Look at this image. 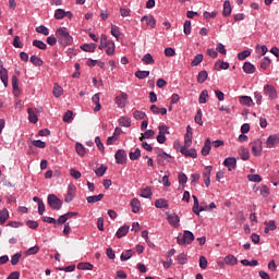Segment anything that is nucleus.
Wrapping results in <instances>:
<instances>
[{"label": "nucleus", "mask_w": 279, "mask_h": 279, "mask_svg": "<svg viewBox=\"0 0 279 279\" xmlns=\"http://www.w3.org/2000/svg\"><path fill=\"white\" fill-rule=\"evenodd\" d=\"M183 32L185 36H190L191 34V21L186 20L183 25Z\"/></svg>", "instance_id": "obj_60"}, {"label": "nucleus", "mask_w": 279, "mask_h": 279, "mask_svg": "<svg viewBox=\"0 0 279 279\" xmlns=\"http://www.w3.org/2000/svg\"><path fill=\"white\" fill-rule=\"evenodd\" d=\"M54 97L59 98L62 97V94L64 93V89L58 83L54 84L53 90H52Z\"/></svg>", "instance_id": "obj_38"}, {"label": "nucleus", "mask_w": 279, "mask_h": 279, "mask_svg": "<svg viewBox=\"0 0 279 279\" xmlns=\"http://www.w3.org/2000/svg\"><path fill=\"white\" fill-rule=\"evenodd\" d=\"M195 241V235L193 234V232L185 230L183 232L182 238L178 236L177 238V243L178 245H191V243H193Z\"/></svg>", "instance_id": "obj_2"}, {"label": "nucleus", "mask_w": 279, "mask_h": 279, "mask_svg": "<svg viewBox=\"0 0 279 279\" xmlns=\"http://www.w3.org/2000/svg\"><path fill=\"white\" fill-rule=\"evenodd\" d=\"M0 80L3 83L4 87L8 88V69L0 68Z\"/></svg>", "instance_id": "obj_20"}, {"label": "nucleus", "mask_w": 279, "mask_h": 279, "mask_svg": "<svg viewBox=\"0 0 279 279\" xmlns=\"http://www.w3.org/2000/svg\"><path fill=\"white\" fill-rule=\"evenodd\" d=\"M204 62V54L198 53L194 57L193 61L191 62V66H199Z\"/></svg>", "instance_id": "obj_30"}, {"label": "nucleus", "mask_w": 279, "mask_h": 279, "mask_svg": "<svg viewBox=\"0 0 279 279\" xmlns=\"http://www.w3.org/2000/svg\"><path fill=\"white\" fill-rule=\"evenodd\" d=\"M106 171H108V167L101 165L98 169L95 170V173L97 178H104L106 174Z\"/></svg>", "instance_id": "obj_41"}, {"label": "nucleus", "mask_w": 279, "mask_h": 279, "mask_svg": "<svg viewBox=\"0 0 279 279\" xmlns=\"http://www.w3.org/2000/svg\"><path fill=\"white\" fill-rule=\"evenodd\" d=\"M276 145H279V135L278 134H274L270 135L267 140H266V146L271 149L272 147H276Z\"/></svg>", "instance_id": "obj_11"}, {"label": "nucleus", "mask_w": 279, "mask_h": 279, "mask_svg": "<svg viewBox=\"0 0 279 279\" xmlns=\"http://www.w3.org/2000/svg\"><path fill=\"white\" fill-rule=\"evenodd\" d=\"M142 62H144L145 64H154L155 60H154V57L151 56V53H146L142 58Z\"/></svg>", "instance_id": "obj_46"}, {"label": "nucleus", "mask_w": 279, "mask_h": 279, "mask_svg": "<svg viewBox=\"0 0 279 279\" xmlns=\"http://www.w3.org/2000/svg\"><path fill=\"white\" fill-rule=\"evenodd\" d=\"M73 119V111L68 110L64 114H63V122L64 123H71V120Z\"/></svg>", "instance_id": "obj_58"}, {"label": "nucleus", "mask_w": 279, "mask_h": 279, "mask_svg": "<svg viewBox=\"0 0 279 279\" xmlns=\"http://www.w3.org/2000/svg\"><path fill=\"white\" fill-rule=\"evenodd\" d=\"M241 264L244 265V267H256L258 265V260L253 259V260H247V259H242Z\"/></svg>", "instance_id": "obj_49"}, {"label": "nucleus", "mask_w": 279, "mask_h": 279, "mask_svg": "<svg viewBox=\"0 0 279 279\" xmlns=\"http://www.w3.org/2000/svg\"><path fill=\"white\" fill-rule=\"evenodd\" d=\"M93 267V264L86 262L78 263L77 265V269H81L82 271H92Z\"/></svg>", "instance_id": "obj_26"}, {"label": "nucleus", "mask_w": 279, "mask_h": 279, "mask_svg": "<svg viewBox=\"0 0 279 279\" xmlns=\"http://www.w3.org/2000/svg\"><path fill=\"white\" fill-rule=\"evenodd\" d=\"M179 184H186V182H189V178L184 174V172H180L179 173Z\"/></svg>", "instance_id": "obj_63"}, {"label": "nucleus", "mask_w": 279, "mask_h": 279, "mask_svg": "<svg viewBox=\"0 0 279 279\" xmlns=\"http://www.w3.org/2000/svg\"><path fill=\"white\" fill-rule=\"evenodd\" d=\"M156 132L154 130H147L145 133H142L140 141H145V138H154Z\"/></svg>", "instance_id": "obj_36"}, {"label": "nucleus", "mask_w": 279, "mask_h": 279, "mask_svg": "<svg viewBox=\"0 0 279 279\" xmlns=\"http://www.w3.org/2000/svg\"><path fill=\"white\" fill-rule=\"evenodd\" d=\"M111 36H114V38L119 40L121 36V31L119 29V26L111 25Z\"/></svg>", "instance_id": "obj_48"}, {"label": "nucleus", "mask_w": 279, "mask_h": 279, "mask_svg": "<svg viewBox=\"0 0 279 279\" xmlns=\"http://www.w3.org/2000/svg\"><path fill=\"white\" fill-rule=\"evenodd\" d=\"M232 14V5L230 4V0H226L223 3L222 16H230Z\"/></svg>", "instance_id": "obj_22"}, {"label": "nucleus", "mask_w": 279, "mask_h": 279, "mask_svg": "<svg viewBox=\"0 0 279 279\" xmlns=\"http://www.w3.org/2000/svg\"><path fill=\"white\" fill-rule=\"evenodd\" d=\"M66 17V11H64L63 9H57L54 11V19L57 21H62V19Z\"/></svg>", "instance_id": "obj_34"}, {"label": "nucleus", "mask_w": 279, "mask_h": 279, "mask_svg": "<svg viewBox=\"0 0 279 279\" xmlns=\"http://www.w3.org/2000/svg\"><path fill=\"white\" fill-rule=\"evenodd\" d=\"M167 220L173 228H180V216H178V214L168 215Z\"/></svg>", "instance_id": "obj_12"}, {"label": "nucleus", "mask_w": 279, "mask_h": 279, "mask_svg": "<svg viewBox=\"0 0 279 279\" xmlns=\"http://www.w3.org/2000/svg\"><path fill=\"white\" fill-rule=\"evenodd\" d=\"M29 60L32 64H34V66H43V64L45 63L43 59L38 58V56L36 54H33Z\"/></svg>", "instance_id": "obj_37"}, {"label": "nucleus", "mask_w": 279, "mask_h": 279, "mask_svg": "<svg viewBox=\"0 0 279 279\" xmlns=\"http://www.w3.org/2000/svg\"><path fill=\"white\" fill-rule=\"evenodd\" d=\"M239 101L242 106H252L253 100L250 96H240Z\"/></svg>", "instance_id": "obj_32"}, {"label": "nucleus", "mask_w": 279, "mask_h": 279, "mask_svg": "<svg viewBox=\"0 0 279 279\" xmlns=\"http://www.w3.org/2000/svg\"><path fill=\"white\" fill-rule=\"evenodd\" d=\"M128 232H130V226L124 225L118 229L116 236L117 239H123V236H125Z\"/></svg>", "instance_id": "obj_14"}, {"label": "nucleus", "mask_w": 279, "mask_h": 279, "mask_svg": "<svg viewBox=\"0 0 279 279\" xmlns=\"http://www.w3.org/2000/svg\"><path fill=\"white\" fill-rule=\"evenodd\" d=\"M151 195H154L151 187L147 186L142 190L140 197H143L144 199H151Z\"/></svg>", "instance_id": "obj_23"}, {"label": "nucleus", "mask_w": 279, "mask_h": 279, "mask_svg": "<svg viewBox=\"0 0 279 279\" xmlns=\"http://www.w3.org/2000/svg\"><path fill=\"white\" fill-rule=\"evenodd\" d=\"M130 160H138L141 158V148H136L135 151L129 154Z\"/></svg>", "instance_id": "obj_45"}, {"label": "nucleus", "mask_w": 279, "mask_h": 279, "mask_svg": "<svg viewBox=\"0 0 279 279\" xmlns=\"http://www.w3.org/2000/svg\"><path fill=\"white\" fill-rule=\"evenodd\" d=\"M199 267L201 269H206L208 267V259H206V256L204 255L199 257Z\"/></svg>", "instance_id": "obj_62"}, {"label": "nucleus", "mask_w": 279, "mask_h": 279, "mask_svg": "<svg viewBox=\"0 0 279 279\" xmlns=\"http://www.w3.org/2000/svg\"><path fill=\"white\" fill-rule=\"evenodd\" d=\"M101 199H104V194H98V195H94V196H88L86 198L87 204H97V202H101Z\"/></svg>", "instance_id": "obj_25"}, {"label": "nucleus", "mask_w": 279, "mask_h": 279, "mask_svg": "<svg viewBox=\"0 0 279 279\" xmlns=\"http://www.w3.org/2000/svg\"><path fill=\"white\" fill-rule=\"evenodd\" d=\"M208 80V72L206 70H203L197 75V82L198 84H204Z\"/></svg>", "instance_id": "obj_33"}, {"label": "nucleus", "mask_w": 279, "mask_h": 279, "mask_svg": "<svg viewBox=\"0 0 279 279\" xmlns=\"http://www.w3.org/2000/svg\"><path fill=\"white\" fill-rule=\"evenodd\" d=\"M38 252H40V246L35 245V246L28 248V250L25 252V254H26V256H32V255H34V254H38Z\"/></svg>", "instance_id": "obj_51"}, {"label": "nucleus", "mask_w": 279, "mask_h": 279, "mask_svg": "<svg viewBox=\"0 0 279 279\" xmlns=\"http://www.w3.org/2000/svg\"><path fill=\"white\" fill-rule=\"evenodd\" d=\"M75 193H76V187L73 184H70L68 186V193L64 197V202L66 204H71V202H73L74 197H75Z\"/></svg>", "instance_id": "obj_7"}, {"label": "nucleus", "mask_w": 279, "mask_h": 279, "mask_svg": "<svg viewBox=\"0 0 279 279\" xmlns=\"http://www.w3.org/2000/svg\"><path fill=\"white\" fill-rule=\"evenodd\" d=\"M194 121L195 123H197V125H204V121H202V109H198L195 117H194Z\"/></svg>", "instance_id": "obj_55"}, {"label": "nucleus", "mask_w": 279, "mask_h": 279, "mask_svg": "<svg viewBox=\"0 0 279 279\" xmlns=\"http://www.w3.org/2000/svg\"><path fill=\"white\" fill-rule=\"evenodd\" d=\"M177 262L179 263V265H186V263H189V258L186 257V254L180 253L177 256Z\"/></svg>", "instance_id": "obj_43"}, {"label": "nucleus", "mask_w": 279, "mask_h": 279, "mask_svg": "<svg viewBox=\"0 0 279 279\" xmlns=\"http://www.w3.org/2000/svg\"><path fill=\"white\" fill-rule=\"evenodd\" d=\"M180 151L185 158H197V149L195 148L189 149V146H182Z\"/></svg>", "instance_id": "obj_6"}, {"label": "nucleus", "mask_w": 279, "mask_h": 279, "mask_svg": "<svg viewBox=\"0 0 279 279\" xmlns=\"http://www.w3.org/2000/svg\"><path fill=\"white\" fill-rule=\"evenodd\" d=\"M207 97H208V90L207 89H204L199 97H198V104H206L207 101Z\"/></svg>", "instance_id": "obj_52"}, {"label": "nucleus", "mask_w": 279, "mask_h": 279, "mask_svg": "<svg viewBox=\"0 0 279 279\" xmlns=\"http://www.w3.org/2000/svg\"><path fill=\"white\" fill-rule=\"evenodd\" d=\"M243 71H244V73L252 75L253 73H256V66H254V64L246 61L243 64Z\"/></svg>", "instance_id": "obj_15"}, {"label": "nucleus", "mask_w": 279, "mask_h": 279, "mask_svg": "<svg viewBox=\"0 0 279 279\" xmlns=\"http://www.w3.org/2000/svg\"><path fill=\"white\" fill-rule=\"evenodd\" d=\"M114 158H116L117 165H126L128 153H125V149H118L114 155Z\"/></svg>", "instance_id": "obj_4"}, {"label": "nucleus", "mask_w": 279, "mask_h": 279, "mask_svg": "<svg viewBox=\"0 0 279 279\" xmlns=\"http://www.w3.org/2000/svg\"><path fill=\"white\" fill-rule=\"evenodd\" d=\"M252 56V52L250 50H243L238 54V60H245L246 58H250Z\"/></svg>", "instance_id": "obj_57"}, {"label": "nucleus", "mask_w": 279, "mask_h": 279, "mask_svg": "<svg viewBox=\"0 0 279 279\" xmlns=\"http://www.w3.org/2000/svg\"><path fill=\"white\" fill-rule=\"evenodd\" d=\"M8 219H10V211H8V208L0 209V225L3 226Z\"/></svg>", "instance_id": "obj_18"}, {"label": "nucleus", "mask_w": 279, "mask_h": 279, "mask_svg": "<svg viewBox=\"0 0 279 279\" xmlns=\"http://www.w3.org/2000/svg\"><path fill=\"white\" fill-rule=\"evenodd\" d=\"M270 64H271V59H269L268 57H265L263 62L260 63V69L266 71V69H269Z\"/></svg>", "instance_id": "obj_56"}, {"label": "nucleus", "mask_w": 279, "mask_h": 279, "mask_svg": "<svg viewBox=\"0 0 279 279\" xmlns=\"http://www.w3.org/2000/svg\"><path fill=\"white\" fill-rule=\"evenodd\" d=\"M241 160H250V150L245 147L239 149Z\"/></svg>", "instance_id": "obj_31"}, {"label": "nucleus", "mask_w": 279, "mask_h": 279, "mask_svg": "<svg viewBox=\"0 0 279 279\" xmlns=\"http://www.w3.org/2000/svg\"><path fill=\"white\" fill-rule=\"evenodd\" d=\"M114 49H116L114 41L108 40L107 50H106L107 56H114Z\"/></svg>", "instance_id": "obj_39"}, {"label": "nucleus", "mask_w": 279, "mask_h": 279, "mask_svg": "<svg viewBox=\"0 0 279 279\" xmlns=\"http://www.w3.org/2000/svg\"><path fill=\"white\" fill-rule=\"evenodd\" d=\"M12 86H13V93L15 97H19V77H16V75L12 76Z\"/></svg>", "instance_id": "obj_29"}, {"label": "nucleus", "mask_w": 279, "mask_h": 279, "mask_svg": "<svg viewBox=\"0 0 279 279\" xmlns=\"http://www.w3.org/2000/svg\"><path fill=\"white\" fill-rule=\"evenodd\" d=\"M213 142L210 141V138H206L204 146L201 150L202 156H208V154H210V149H213Z\"/></svg>", "instance_id": "obj_13"}, {"label": "nucleus", "mask_w": 279, "mask_h": 279, "mask_svg": "<svg viewBox=\"0 0 279 279\" xmlns=\"http://www.w3.org/2000/svg\"><path fill=\"white\" fill-rule=\"evenodd\" d=\"M135 77H137V80H145V77H149V71H136L135 72Z\"/></svg>", "instance_id": "obj_47"}, {"label": "nucleus", "mask_w": 279, "mask_h": 279, "mask_svg": "<svg viewBox=\"0 0 279 279\" xmlns=\"http://www.w3.org/2000/svg\"><path fill=\"white\" fill-rule=\"evenodd\" d=\"M158 130H159V134H161V135H163V136H165V134H171V133L169 132V126H167V125H165V124L159 125V126H158Z\"/></svg>", "instance_id": "obj_64"}, {"label": "nucleus", "mask_w": 279, "mask_h": 279, "mask_svg": "<svg viewBox=\"0 0 279 279\" xmlns=\"http://www.w3.org/2000/svg\"><path fill=\"white\" fill-rule=\"evenodd\" d=\"M82 51H86L87 53H95V49H97V44H84L81 46Z\"/></svg>", "instance_id": "obj_17"}, {"label": "nucleus", "mask_w": 279, "mask_h": 279, "mask_svg": "<svg viewBox=\"0 0 279 279\" xmlns=\"http://www.w3.org/2000/svg\"><path fill=\"white\" fill-rule=\"evenodd\" d=\"M48 206L52 210H60L62 208V199L56 196V194L48 195Z\"/></svg>", "instance_id": "obj_3"}, {"label": "nucleus", "mask_w": 279, "mask_h": 279, "mask_svg": "<svg viewBox=\"0 0 279 279\" xmlns=\"http://www.w3.org/2000/svg\"><path fill=\"white\" fill-rule=\"evenodd\" d=\"M36 32H37V34H43L44 36H49V28H47V26H45V25H40V26L36 27Z\"/></svg>", "instance_id": "obj_50"}, {"label": "nucleus", "mask_w": 279, "mask_h": 279, "mask_svg": "<svg viewBox=\"0 0 279 279\" xmlns=\"http://www.w3.org/2000/svg\"><path fill=\"white\" fill-rule=\"evenodd\" d=\"M119 124L121 125V128H131L132 126V119H130L128 117H121L119 119Z\"/></svg>", "instance_id": "obj_24"}, {"label": "nucleus", "mask_w": 279, "mask_h": 279, "mask_svg": "<svg viewBox=\"0 0 279 279\" xmlns=\"http://www.w3.org/2000/svg\"><path fill=\"white\" fill-rule=\"evenodd\" d=\"M155 206L157 208H169V201H167L166 198H158L155 202Z\"/></svg>", "instance_id": "obj_27"}, {"label": "nucleus", "mask_w": 279, "mask_h": 279, "mask_svg": "<svg viewBox=\"0 0 279 279\" xmlns=\"http://www.w3.org/2000/svg\"><path fill=\"white\" fill-rule=\"evenodd\" d=\"M251 145H252V154L254 156H260V153L263 151V141L257 140L251 143Z\"/></svg>", "instance_id": "obj_8"}, {"label": "nucleus", "mask_w": 279, "mask_h": 279, "mask_svg": "<svg viewBox=\"0 0 279 279\" xmlns=\"http://www.w3.org/2000/svg\"><path fill=\"white\" fill-rule=\"evenodd\" d=\"M21 253H15L12 257H11V265L16 266L19 265V260H21Z\"/></svg>", "instance_id": "obj_61"}, {"label": "nucleus", "mask_w": 279, "mask_h": 279, "mask_svg": "<svg viewBox=\"0 0 279 279\" xmlns=\"http://www.w3.org/2000/svg\"><path fill=\"white\" fill-rule=\"evenodd\" d=\"M75 149L78 156H86V148L84 147V145H82V143H76Z\"/></svg>", "instance_id": "obj_44"}, {"label": "nucleus", "mask_w": 279, "mask_h": 279, "mask_svg": "<svg viewBox=\"0 0 279 279\" xmlns=\"http://www.w3.org/2000/svg\"><path fill=\"white\" fill-rule=\"evenodd\" d=\"M56 37L61 47H69V45H73V37L71 36L66 27L58 28L56 31Z\"/></svg>", "instance_id": "obj_1"}, {"label": "nucleus", "mask_w": 279, "mask_h": 279, "mask_svg": "<svg viewBox=\"0 0 279 279\" xmlns=\"http://www.w3.org/2000/svg\"><path fill=\"white\" fill-rule=\"evenodd\" d=\"M225 263L227 265H236L238 259L234 257V255H228L225 257Z\"/></svg>", "instance_id": "obj_53"}, {"label": "nucleus", "mask_w": 279, "mask_h": 279, "mask_svg": "<svg viewBox=\"0 0 279 279\" xmlns=\"http://www.w3.org/2000/svg\"><path fill=\"white\" fill-rule=\"evenodd\" d=\"M264 95L269 97V99H278V92L276 90V87L274 85H265L264 86Z\"/></svg>", "instance_id": "obj_5"}, {"label": "nucleus", "mask_w": 279, "mask_h": 279, "mask_svg": "<svg viewBox=\"0 0 279 279\" xmlns=\"http://www.w3.org/2000/svg\"><path fill=\"white\" fill-rule=\"evenodd\" d=\"M27 113H28L29 123H38V116H36V113H34L33 108H28Z\"/></svg>", "instance_id": "obj_28"}, {"label": "nucleus", "mask_w": 279, "mask_h": 279, "mask_svg": "<svg viewBox=\"0 0 279 279\" xmlns=\"http://www.w3.org/2000/svg\"><path fill=\"white\" fill-rule=\"evenodd\" d=\"M223 167H227L228 171H234L236 169V159L234 157H227L223 161Z\"/></svg>", "instance_id": "obj_9"}, {"label": "nucleus", "mask_w": 279, "mask_h": 279, "mask_svg": "<svg viewBox=\"0 0 279 279\" xmlns=\"http://www.w3.org/2000/svg\"><path fill=\"white\" fill-rule=\"evenodd\" d=\"M247 180L250 182H263V178H260V174H248Z\"/></svg>", "instance_id": "obj_59"}, {"label": "nucleus", "mask_w": 279, "mask_h": 279, "mask_svg": "<svg viewBox=\"0 0 279 279\" xmlns=\"http://www.w3.org/2000/svg\"><path fill=\"white\" fill-rule=\"evenodd\" d=\"M142 22H146V25L148 27H151V29H154V27H156V19L154 16L144 15L142 17Z\"/></svg>", "instance_id": "obj_16"}, {"label": "nucleus", "mask_w": 279, "mask_h": 279, "mask_svg": "<svg viewBox=\"0 0 279 279\" xmlns=\"http://www.w3.org/2000/svg\"><path fill=\"white\" fill-rule=\"evenodd\" d=\"M192 197L194 199V205H193L192 210H193L194 215L199 216V199L195 195H193Z\"/></svg>", "instance_id": "obj_40"}, {"label": "nucleus", "mask_w": 279, "mask_h": 279, "mask_svg": "<svg viewBox=\"0 0 279 279\" xmlns=\"http://www.w3.org/2000/svg\"><path fill=\"white\" fill-rule=\"evenodd\" d=\"M150 112H153V114H161L165 117V114H167V108H158V106L151 105Z\"/></svg>", "instance_id": "obj_19"}, {"label": "nucleus", "mask_w": 279, "mask_h": 279, "mask_svg": "<svg viewBox=\"0 0 279 279\" xmlns=\"http://www.w3.org/2000/svg\"><path fill=\"white\" fill-rule=\"evenodd\" d=\"M134 119H136V121H142L143 119H145V117H147V114L143 111L136 110L133 113Z\"/></svg>", "instance_id": "obj_54"}, {"label": "nucleus", "mask_w": 279, "mask_h": 279, "mask_svg": "<svg viewBox=\"0 0 279 279\" xmlns=\"http://www.w3.org/2000/svg\"><path fill=\"white\" fill-rule=\"evenodd\" d=\"M128 94L121 93L119 96L116 97V104L119 108H125V105L128 104Z\"/></svg>", "instance_id": "obj_10"}, {"label": "nucleus", "mask_w": 279, "mask_h": 279, "mask_svg": "<svg viewBox=\"0 0 279 279\" xmlns=\"http://www.w3.org/2000/svg\"><path fill=\"white\" fill-rule=\"evenodd\" d=\"M33 47H37V49L45 51V49H47V44H45L43 40L35 39L33 40Z\"/></svg>", "instance_id": "obj_42"}, {"label": "nucleus", "mask_w": 279, "mask_h": 279, "mask_svg": "<svg viewBox=\"0 0 279 279\" xmlns=\"http://www.w3.org/2000/svg\"><path fill=\"white\" fill-rule=\"evenodd\" d=\"M131 208L132 213H141V201H138V198H132Z\"/></svg>", "instance_id": "obj_21"}, {"label": "nucleus", "mask_w": 279, "mask_h": 279, "mask_svg": "<svg viewBox=\"0 0 279 279\" xmlns=\"http://www.w3.org/2000/svg\"><path fill=\"white\" fill-rule=\"evenodd\" d=\"M132 256H134V251L128 250L125 253L121 254L120 260H122V263H125V260H130Z\"/></svg>", "instance_id": "obj_35"}]
</instances>
